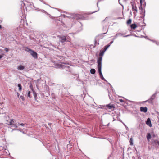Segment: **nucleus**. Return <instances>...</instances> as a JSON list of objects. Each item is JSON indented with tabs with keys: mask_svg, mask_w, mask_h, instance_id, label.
Instances as JSON below:
<instances>
[{
	"mask_svg": "<svg viewBox=\"0 0 159 159\" xmlns=\"http://www.w3.org/2000/svg\"><path fill=\"white\" fill-rule=\"evenodd\" d=\"M2 57L3 56L2 55H0V59H1Z\"/></svg>",
	"mask_w": 159,
	"mask_h": 159,
	"instance_id": "obj_37",
	"label": "nucleus"
},
{
	"mask_svg": "<svg viewBox=\"0 0 159 159\" xmlns=\"http://www.w3.org/2000/svg\"><path fill=\"white\" fill-rule=\"evenodd\" d=\"M25 66L21 65H20L17 68L18 70H23L25 69Z\"/></svg>",
	"mask_w": 159,
	"mask_h": 159,
	"instance_id": "obj_13",
	"label": "nucleus"
},
{
	"mask_svg": "<svg viewBox=\"0 0 159 159\" xmlns=\"http://www.w3.org/2000/svg\"><path fill=\"white\" fill-rule=\"evenodd\" d=\"M105 33H103V34H105Z\"/></svg>",
	"mask_w": 159,
	"mask_h": 159,
	"instance_id": "obj_46",
	"label": "nucleus"
},
{
	"mask_svg": "<svg viewBox=\"0 0 159 159\" xmlns=\"http://www.w3.org/2000/svg\"><path fill=\"white\" fill-rule=\"evenodd\" d=\"M113 42V41H112L110 43V44H111Z\"/></svg>",
	"mask_w": 159,
	"mask_h": 159,
	"instance_id": "obj_36",
	"label": "nucleus"
},
{
	"mask_svg": "<svg viewBox=\"0 0 159 159\" xmlns=\"http://www.w3.org/2000/svg\"><path fill=\"white\" fill-rule=\"evenodd\" d=\"M123 124L124 125V126H125L126 127H127L124 123H123Z\"/></svg>",
	"mask_w": 159,
	"mask_h": 159,
	"instance_id": "obj_40",
	"label": "nucleus"
},
{
	"mask_svg": "<svg viewBox=\"0 0 159 159\" xmlns=\"http://www.w3.org/2000/svg\"><path fill=\"white\" fill-rule=\"evenodd\" d=\"M18 130H19V131H21V129L20 128V129H18Z\"/></svg>",
	"mask_w": 159,
	"mask_h": 159,
	"instance_id": "obj_41",
	"label": "nucleus"
},
{
	"mask_svg": "<svg viewBox=\"0 0 159 159\" xmlns=\"http://www.w3.org/2000/svg\"><path fill=\"white\" fill-rule=\"evenodd\" d=\"M17 96H18V97H19V94L18 93H17Z\"/></svg>",
	"mask_w": 159,
	"mask_h": 159,
	"instance_id": "obj_38",
	"label": "nucleus"
},
{
	"mask_svg": "<svg viewBox=\"0 0 159 159\" xmlns=\"http://www.w3.org/2000/svg\"><path fill=\"white\" fill-rule=\"evenodd\" d=\"M102 65H98V71L99 74L101 78L105 81H107L104 78L102 74Z\"/></svg>",
	"mask_w": 159,
	"mask_h": 159,
	"instance_id": "obj_2",
	"label": "nucleus"
},
{
	"mask_svg": "<svg viewBox=\"0 0 159 159\" xmlns=\"http://www.w3.org/2000/svg\"><path fill=\"white\" fill-rule=\"evenodd\" d=\"M18 87H19V90L21 91L22 90V87L20 84H18Z\"/></svg>",
	"mask_w": 159,
	"mask_h": 159,
	"instance_id": "obj_21",
	"label": "nucleus"
},
{
	"mask_svg": "<svg viewBox=\"0 0 159 159\" xmlns=\"http://www.w3.org/2000/svg\"><path fill=\"white\" fill-rule=\"evenodd\" d=\"M157 94V92H156L152 96H151L150 98V99L145 101H144V102H145L148 101L149 103H152V101L155 98Z\"/></svg>",
	"mask_w": 159,
	"mask_h": 159,
	"instance_id": "obj_7",
	"label": "nucleus"
},
{
	"mask_svg": "<svg viewBox=\"0 0 159 159\" xmlns=\"http://www.w3.org/2000/svg\"><path fill=\"white\" fill-rule=\"evenodd\" d=\"M2 109H0V112H1L2 111Z\"/></svg>",
	"mask_w": 159,
	"mask_h": 159,
	"instance_id": "obj_42",
	"label": "nucleus"
},
{
	"mask_svg": "<svg viewBox=\"0 0 159 159\" xmlns=\"http://www.w3.org/2000/svg\"><path fill=\"white\" fill-rule=\"evenodd\" d=\"M5 50L6 52H7L9 51V49L7 48H5Z\"/></svg>",
	"mask_w": 159,
	"mask_h": 159,
	"instance_id": "obj_29",
	"label": "nucleus"
},
{
	"mask_svg": "<svg viewBox=\"0 0 159 159\" xmlns=\"http://www.w3.org/2000/svg\"><path fill=\"white\" fill-rule=\"evenodd\" d=\"M95 71V70L94 69H91L90 70V73L92 74H94Z\"/></svg>",
	"mask_w": 159,
	"mask_h": 159,
	"instance_id": "obj_19",
	"label": "nucleus"
},
{
	"mask_svg": "<svg viewBox=\"0 0 159 159\" xmlns=\"http://www.w3.org/2000/svg\"><path fill=\"white\" fill-rule=\"evenodd\" d=\"M59 39V41L62 43H64L66 41L67 39L66 37L64 36H58Z\"/></svg>",
	"mask_w": 159,
	"mask_h": 159,
	"instance_id": "obj_6",
	"label": "nucleus"
},
{
	"mask_svg": "<svg viewBox=\"0 0 159 159\" xmlns=\"http://www.w3.org/2000/svg\"><path fill=\"white\" fill-rule=\"evenodd\" d=\"M109 18L110 17H106L105 19L103 21V22H104L105 21H107L109 19Z\"/></svg>",
	"mask_w": 159,
	"mask_h": 159,
	"instance_id": "obj_24",
	"label": "nucleus"
},
{
	"mask_svg": "<svg viewBox=\"0 0 159 159\" xmlns=\"http://www.w3.org/2000/svg\"><path fill=\"white\" fill-rule=\"evenodd\" d=\"M152 143L153 145H156L157 144L159 146V140L158 141L157 139L152 138L151 140Z\"/></svg>",
	"mask_w": 159,
	"mask_h": 159,
	"instance_id": "obj_9",
	"label": "nucleus"
},
{
	"mask_svg": "<svg viewBox=\"0 0 159 159\" xmlns=\"http://www.w3.org/2000/svg\"><path fill=\"white\" fill-rule=\"evenodd\" d=\"M99 8H98V10H97V11H94V12H97V11H99Z\"/></svg>",
	"mask_w": 159,
	"mask_h": 159,
	"instance_id": "obj_43",
	"label": "nucleus"
},
{
	"mask_svg": "<svg viewBox=\"0 0 159 159\" xmlns=\"http://www.w3.org/2000/svg\"><path fill=\"white\" fill-rule=\"evenodd\" d=\"M105 51L103 50L101 51L99 54V57L97 60V62L98 64V65H102V56L103 55Z\"/></svg>",
	"mask_w": 159,
	"mask_h": 159,
	"instance_id": "obj_1",
	"label": "nucleus"
},
{
	"mask_svg": "<svg viewBox=\"0 0 159 159\" xmlns=\"http://www.w3.org/2000/svg\"><path fill=\"white\" fill-rule=\"evenodd\" d=\"M2 51H3L2 50L0 49V52H2Z\"/></svg>",
	"mask_w": 159,
	"mask_h": 159,
	"instance_id": "obj_39",
	"label": "nucleus"
},
{
	"mask_svg": "<svg viewBox=\"0 0 159 159\" xmlns=\"http://www.w3.org/2000/svg\"><path fill=\"white\" fill-rule=\"evenodd\" d=\"M30 91H29L28 92L27 96L28 97H29L30 98L31 97L30 96Z\"/></svg>",
	"mask_w": 159,
	"mask_h": 159,
	"instance_id": "obj_28",
	"label": "nucleus"
},
{
	"mask_svg": "<svg viewBox=\"0 0 159 159\" xmlns=\"http://www.w3.org/2000/svg\"><path fill=\"white\" fill-rule=\"evenodd\" d=\"M2 28V26L0 25V29H1Z\"/></svg>",
	"mask_w": 159,
	"mask_h": 159,
	"instance_id": "obj_44",
	"label": "nucleus"
},
{
	"mask_svg": "<svg viewBox=\"0 0 159 159\" xmlns=\"http://www.w3.org/2000/svg\"><path fill=\"white\" fill-rule=\"evenodd\" d=\"M146 124L147 125H148L149 127H151L152 126V124L151 123V121L150 120V119L149 118H148L146 122Z\"/></svg>",
	"mask_w": 159,
	"mask_h": 159,
	"instance_id": "obj_12",
	"label": "nucleus"
},
{
	"mask_svg": "<svg viewBox=\"0 0 159 159\" xmlns=\"http://www.w3.org/2000/svg\"><path fill=\"white\" fill-rule=\"evenodd\" d=\"M140 5H141V4H140ZM142 4L141 5V6H140V7L139 8V9L143 11V9L142 7Z\"/></svg>",
	"mask_w": 159,
	"mask_h": 159,
	"instance_id": "obj_30",
	"label": "nucleus"
},
{
	"mask_svg": "<svg viewBox=\"0 0 159 159\" xmlns=\"http://www.w3.org/2000/svg\"><path fill=\"white\" fill-rule=\"evenodd\" d=\"M129 142L130 143V145H133V139L132 138H131L130 139Z\"/></svg>",
	"mask_w": 159,
	"mask_h": 159,
	"instance_id": "obj_20",
	"label": "nucleus"
},
{
	"mask_svg": "<svg viewBox=\"0 0 159 159\" xmlns=\"http://www.w3.org/2000/svg\"><path fill=\"white\" fill-rule=\"evenodd\" d=\"M140 4L141 5L142 4V0H140Z\"/></svg>",
	"mask_w": 159,
	"mask_h": 159,
	"instance_id": "obj_34",
	"label": "nucleus"
},
{
	"mask_svg": "<svg viewBox=\"0 0 159 159\" xmlns=\"http://www.w3.org/2000/svg\"><path fill=\"white\" fill-rule=\"evenodd\" d=\"M32 90L33 91L34 96V98H36L37 96L36 93L34 90L33 89H32Z\"/></svg>",
	"mask_w": 159,
	"mask_h": 159,
	"instance_id": "obj_22",
	"label": "nucleus"
},
{
	"mask_svg": "<svg viewBox=\"0 0 159 159\" xmlns=\"http://www.w3.org/2000/svg\"><path fill=\"white\" fill-rule=\"evenodd\" d=\"M140 14L141 15H144V16L145 15V11H143H143L141 10L140 11Z\"/></svg>",
	"mask_w": 159,
	"mask_h": 159,
	"instance_id": "obj_23",
	"label": "nucleus"
},
{
	"mask_svg": "<svg viewBox=\"0 0 159 159\" xmlns=\"http://www.w3.org/2000/svg\"><path fill=\"white\" fill-rule=\"evenodd\" d=\"M110 46V44H108L105 46L104 47V49L103 50L104 51H105Z\"/></svg>",
	"mask_w": 159,
	"mask_h": 159,
	"instance_id": "obj_18",
	"label": "nucleus"
},
{
	"mask_svg": "<svg viewBox=\"0 0 159 159\" xmlns=\"http://www.w3.org/2000/svg\"><path fill=\"white\" fill-rule=\"evenodd\" d=\"M119 101H120L121 102H124V101L122 99H120L119 100Z\"/></svg>",
	"mask_w": 159,
	"mask_h": 159,
	"instance_id": "obj_31",
	"label": "nucleus"
},
{
	"mask_svg": "<svg viewBox=\"0 0 159 159\" xmlns=\"http://www.w3.org/2000/svg\"><path fill=\"white\" fill-rule=\"evenodd\" d=\"M20 98L23 101H24L25 100L24 97L23 96H20Z\"/></svg>",
	"mask_w": 159,
	"mask_h": 159,
	"instance_id": "obj_26",
	"label": "nucleus"
},
{
	"mask_svg": "<svg viewBox=\"0 0 159 159\" xmlns=\"http://www.w3.org/2000/svg\"><path fill=\"white\" fill-rule=\"evenodd\" d=\"M99 44V43H97V41H96L95 40V43H94V47L97 45H98Z\"/></svg>",
	"mask_w": 159,
	"mask_h": 159,
	"instance_id": "obj_27",
	"label": "nucleus"
},
{
	"mask_svg": "<svg viewBox=\"0 0 159 159\" xmlns=\"http://www.w3.org/2000/svg\"><path fill=\"white\" fill-rule=\"evenodd\" d=\"M151 137V135L149 133H148L147 135V139L148 141H149Z\"/></svg>",
	"mask_w": 159,
	"mask_h": 159,
	"instance_id": "obj_14",
	"label": "nucleus"
},
{
	"mask_svg": "<svg viewBox=\"0 0 159 159\" xmlns=\"http://www.w3.org/2000/svg\"><path fill=\"white\" fill-rule=\"evenodd\" d=\"M30 55L34 58L35 59H37L38 58V54L37 53L32 50L31 52L30 53Z\"/></svg>",
	"mask_w": 159,
	"mask_h": 159,
	"instance_id": "obj_8",
	"label": "nucleus"
},
{
	"mask_svg": "<svg viewBox=\"0 0 159 159\" xmlns=\"http://www.w3.org/2000/svg\"><path fill=\"white\" fill-rule=\"evenodd\" d=\"M107 108L110 109H112V108H114V107L112 105H110V104H108L107 105Z\"/></svg>",
	"mask_w": 159,
	"mask_h": 159,
	"instance_id": "obj_15",
	"label": "nucleus"
},
{
	"mask_svg": "<svg viewBox=\"0 0 159 159\" xmlns=\"http://www.w3.org/2000/svg\"><path fill=\"white\" fill-rule=\"evenodd\" d=\"M19 125H20L22 126H24V125H25V124H23V123L20 124Z\"/></svg>",
	"mask_w": 159,
	"mask_h": 159,
	"instance_id": "obj_33",
	"label": "nucleus"
},
{
	"mask_svg": "<svg viewBox=\"0 0 159 159\" xmlns=\"http://www.w3.org/2000/svg\"><path fill=\"white\" fill-rule=\"evenodd\" d=\"M131 6H132V9L133 11H134L133 13L134 14H135V13L137 12L138 10L137 9V7L136 6V4L134 2H131Z\"/></svg>",
	"mask_w": 159,
	"mask_h": 159,
	"instance_id": "obj_5",
	"label": "nucleus"
},
{
	"mask_svg": "<svg viewBox=\"0 0 159 159\" xmlns=\"http://www.w3.org/2000/svg\"><path fill=\"white\" fill-rule=\"evenodd\" d=\"M25 51L29 52L30 53L33 50H31L27 47L25 49Z\"/></svg>",
	"mask_w": 159,
	"mask_h": 159,
	"instance_id": "obj_17",
	"label": "nucleus"
},
{
	"mask_svg": "<svg viewBox=\"0 0 159 159\" xmlns=\"http://www.w3.org/2000/svg\"><path fill=\"white\" fill-rule=\"evenodd\" d=\"M131 35L130 34L127 35H123V34L120 33H117L116 34V35L114 37L113 39L114 40L117 37L119 36H122L124 37H128Z\"/></svg>",
	"mask_w": 159,
	"mask_h": 159,
	"instance_id": "obj_4",
	"label": "nucleus"
},
{
	"mask_svg": "<svg viewBox=\"0 0 159 159\" xmlns=\"http://www.w3.org/2000/svg\"><path fill=\"white\" fill-rule=\"evenodd\" d=\"M131 27L132 29H134L137 27V25L135 24H132L131 25Z\"/></svg>",
	"mask_w": 159,
	"mask_h": 159,
	"instance_id": "obj_16",
	"label": "nucleus"
},
{
	"mask_svg": "<svg viewBox=\"0 0 159 159\" xmlns=\"http://www.w3.org/2000/svg\"><path fill=\"white\" fill-rule=\"evenodd\" d=\"M67 67V66H64V65H63V66L62 67V68H65Z\"/></svg>",
	"mask_w": 159,
	"mask_h": 159,
	"instance_id": "obj_32",
	"label": "nucleus"
},
{
	"mask_svg": "<svg viewBox=\"0 0 159 159\" xmlns=\"http://www.w3.org/2000/svg\"><path fill=\"white\" fill-rule=\"evenodd\" d=\"M8 125H11V127H14L15 128H17L18 127L16 124V123L15 121L13 119H11Z\"/></svg>",
	"mask_w": 159,
	"mask_h": 159,
	"instance_id": "obj_3",
	"label": "nucleus"
},
{
	"mask_svg": "<svg viewBox=\"0 0 159 159\" xmlns=\"http://www.w3.org/2000/svg\"><path fill=\"white\" fill-rule=\"evenodd\" d=\"M148 110V109L146 107H141L140 108V111L141 112H147Z\"/></svg>",
	"mask_w": 159,
	"mask_h": 159,
	"instance_id": "obj_10",
	"label": "nucleus"
},
{
	"mask_svg": "<svg viewBox=\"0 0 159 159\" xmlns=\"http://www.w3.org/2000/svg\"><path fill=\"white\" fill-rule=\"evenodd\" d=\"M16 129H13V130H16Z\"/></svg>",
	"mask_w": 159,
	"mask_h": 159,
	"instance_id": "obj_45",
	"label": "nucleus"
},
{
	"mask_svg": "<svg viewBox=\"0 0 159 159\" xmlns=\"http://www.w3.org/2000/svg\"><path fill=\"white\" fill-rule=\"evenodd\" d=\"M131 22V19H129L127 22V24H129Z\"/></svg>",
	"mask_w": 159,
	"mask_h": 159,
	"instance_id": "obj_25",
	"label": "nucleus"
},
{
	"mask_svg": "<svg viewBox=\"0 0 159 159\" xmlns=\"http://www.w3.org/2000/svg\"><path fill=\"white\" fill-rule=\"evenodd\" d=\"M152 136L153 137V138H155V137H156V135L154 134H153L152 135Z\"/></svg>",
	"mask_w": 159,
	"mask_h": 159,
	"instance_id": "obj_35",
	"label": "nucleus"
},
{
	"mask_svg": "<svg viewBox=\"0 0 159 159\" xmlns=\"http://www.w3.org/2000/svg\"><path fill=\"white\" fill-rule=\"evenodd\" d=\"M23 1H22V3L21 4V6H26L28 5V2L27 0H22Z\"/></svg>",
	"mask_w": 159,
	"mask_h": 159,
	"instance_id": "obj_11",
	"label": "nucleus"
}]
</instances>
